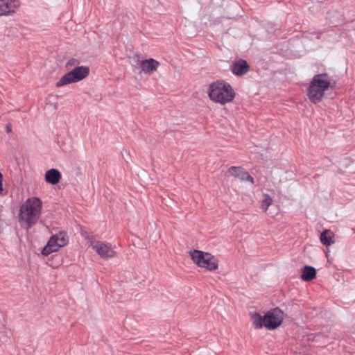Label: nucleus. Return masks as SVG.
I'll use <instances>...</instances> for the list:
<instances>
[{"label": "nucleus", "instance_id": "f257e3e1", "mask_svg": "<svg viewBox=\"0 0 355 355\" xmlns=\"http://www.w3.org/2000/svg\"><path fill=\"white\" fill-rule=\"evenodd\" d=\"M42 209V202L37 197L28 198L21 206L19 220L24 229H30L39 220Z\"/></svg>", "mask_w": 355, "mask_h": 355}, {"label": "nucleus", "instance_id": "f03ea898", "mask_svg": "<svg viewBox=\"0 0 355 355\" xmlns=\"http://www.w3.org/2000/svg\"><path fill=\"white\" fill-rule=\"evenodd\" d=\"M207 94L211 101L223 105L232 102L236 96L231 85L223 80L211 83Z\"/></svg>", "mask_w": 355, "mask_h": 355}, {"label": "nucleus", "instance_id": "7ed1b4c3", "mask_svg": "<svg viewBox=\"0 0 355 355\" xmlns=\"http://www.w3.org/2000/svg\"><path fill=\"white\" fill-rule=\"evenodd\" d=\"M329 86L330 80L327 73L315 75L308 88L307 95L309 100L315 104L320 102Z\"/></svg>", "mask_w": 355, "mask_h": 355}, {"label": "nucleus", "instance_id": "20e7f679", "mask_svg": "<svg viewBox=\"0 0 355 355\" xmlns=\"http://www.w3.org/2000/svg\"><path fill=\"white\" fill-rule=\"evenodd\" d=\"M193 261L199 267L204 268L209 271L218 268V259L208 252L193 250L190 252Z\"/></svg>", "mask_w": 355, "mask_h": 355}, {"label": "nucleus", "instance_id": "39448f33", "mask_svg": "<svg viewBox=\"0 0 355 355\" xmlns=\"http://www.w3.org/2000/svg\"><path fill=\"white\" fill-rule=\"evenodd\" d=\"M89 73V68L87 66L76 67L71 71L65 73L57 83L56 87L78 83L85 78Z\"/></svg>", "mask_w": 355, "mask_h": 355}, {"label": "nucleus", "instance_id": "423d86ee", "mask_svg": "<svg viewBox=\"0 0 355 355\" xmlns=\"http://www.w3.org/2000/svg\"><path fill=\"white\" fill-rule=\"evenodd\" d=\"M68 241L66 233L60 232L50 238L47 245L42 249V253L47 256L53 252L58 251L60 248L65 246Z\"/></svg>", "mask_w": 355, "mask_h": 355}, {"label": "nucleus", "instance_id": "0eeeda50", "mask_svg": "<svg viewBox=\"0 0 355 355\" xmlns=\"http://www.w3.org/2000/svg\"><path fill=\"white\" fill-rule=\"evenodd\" d=\"M284 319V312L279 308L268 311L264 315L265 327L273 330L279 327Z\"/></svg>", "mask_w": 355, "mask_h": 355}, {"label": "nucleus", "instance_id": "6e6552de", "mask_svg": "<svg viewBox=\"0 0 355 355\" xmlns=\"http://www.w3.org/2000/svg\"><path fill=\"white\" fill-rule=\"evenodd\" d=\"M92 247L103 259L114 257L116 254V252L114 250L110 244L96 242V243L92 244Z\"/></svg>", "mask_w": 355, "mask_h": 355}, {"label": "nucleus", "instance_id": "1a4fd4ad", "mask_svg": "<svg viewBox=\"0 0 355 355\" xmlns=\"http://www.w3.org/2000/svg\"><path fill=\"white\" fill-rule=\"evenodd\" d=\"M18 7L19 3L16 0H0V16L12 15Z\"/></svg>", "mask_w": 355, "mask_h": 355}, {"label": "nucleus", "instance_id": "9d476101", "mask_svg": "<svg viewBox=\"0 0 355 355\" xmlns=\"http://www.w3.org/2000/svg\"><path fill=\"white\" fill-rule=\"evenodd\" d=\"M229 173L239 179L241 181H248L252 184L254 183V178L246 171L241 166H231L228 169Z\"/></svg>", "mask_w": 355, "mask_h": 355}, {"label": "nucleus", "instance_id": "9b49d317", "mask_svg": "<svg viewBox=\"0 0 355 355\" xmlns=\"http://www.w3.org/2000/svg\"><path fill=\"white\" fill-rule=\"evenodd\" d=\"M250 70L248 62L243 59H239L231 65L232 72L236 76H243Z\"/></svg>", "mask_w": 355, "mask_h": 355}, {"label": "nucleus", "instance_id": "f8f14e48", "mask_svg": "<svg viewBox=\"0 0 355 355\" xmlns=\"http://www.w3.org/2000/svg\"><path fill=\"white\" fill-rule=\"evenodd\" d=\"M159 62L153 58L141 60L140 67L141 70L148 74H151L157 70Z\"/></svg>", "mask_w": 355, "mask_h": 355}, {"label": "nucleus", "instance_id": "ddd939ff", "mask_svg": "<svg viewBox=\"0 0 355 355\" xmlns=\"http://www.w3.org/2000/svg\"><path fill=\"white\" fill-rule=\"evenodd\" d=\"M61 179V173L55 168L48 170L45 174V180L46 182L51 184H58Z\"/></svg>", "mask_w": 355, "mask_h": 355}, {"label": "nucleus", "instance_id": "4468645a", "mask_svg": "<svg viewBox=\"0 0 355 355\" xmlns=\"http://www.w3.org/2000/svg\"><path fill=\"white\" fill-rule=\"evenodd\" d=\"M315 275L316 270L312 266H306L302 270L301 278L304 281H311L315 277Z\"/></svg>", "mask_w": 355, "mask_h": 355}, {"label": "nucleus", "instance_id": "2eb2a0df", "mask_svg": "<svg viewBox=\"0 0 355 355\" xmlns=\"http://www.w3.org/2000/svg\"><path fill=\"white\" fill-rule=\"evenodd\" d=\"M333 232L331 230H326L320 234V241L325 246H330L334 243L333 241Z\"/></svg>", "mask_w": 355, "mask_h": 355}, {"label": "nucleus", "instance_id": "dca6fc26", "mask_svg": "<svg viewBox=\"0 0 355 355\" xmlns=\"http://www.w3.org/2000/svg\"><path fill=\"white\" fill-rule=\"evenodd\" d=\"M251 317L253 322V325L256 329H261L265 327L264 316L262 317L259 313L255 312L251 313Z\"/></svg>", "mask_w": 355, "mask_h": 355}, {"label": "nucleus", "instance_id": "f3484780", "mask_svg": "<svg viewBox=\"0 0 355 355\" xmlns=\"http://www.w3.org/2000/svg\"><path fill=\"white\" fill-rule=\"evenodd\" d=\"M263 199L261 201V209L264 212H266L268 207L272 205V198L266 193L263 194Z\"/></svg>", "mask_w": 355, "mask_h": 355}, {"label": "nucleus", "instance_id": "a211bd4d", "mask_svg": "<svg viewBox=\"0 0 355 355\" xmlns=\"http://www.w3.org/2000/svg\"><path fill=\"white\" fill-rule=\"evenodd\" d=\"M79 63H80V62L78 61V60L75 59V58H71L67 62V63L65 64V67L69 69L73 66L78 67V65L79 64Z\"/></svg>", "mask_w": 355, "mask_h": 355}, {"label": "nucleus", "instance_id": "6ab92c4d", "mask_svg": "<svg viewBox=\"0 0 355 355\" xmlns=\"http://www.w3.org/2000/svg\"><path fill=\"white\" fill-rule=\"evenodd\" d=\"M2 180H3V176H2V174L0 173V193L3 191Z\"/></svg>", "mask_w": 355, "mask_h": 355}, {"label": "nucleus", "instance_id": "aec40b11", "mask_svg": "<svg viewBox=\"0 0 355 355\" xmlns=\"http://www.w3.org/2000/svg\"><path fill=\"white\" fill-rule=\"evenodd\" d=\"M4 222L3 220L0 218V234L3 231V226Z\"/></svg>", "mask_w": 355, "mask_h": 355}, {"label": "nucleus", "instance_id": "412c9836", "mask_svg": "<svg viewBox=\"0 0 355 355\" xmlns=\"http://www.w3.org/2000/svg\"><path fill=\"white\" fill-rule=\"evenodd\" d=\"M11 126L10 125H6V130L7 132H11Z\"/></svg>", "mask_w": 355, "mask_h": 355}, {"label": "nucleus", "instance_id": "4be33fe9", "mask_svg": "<svg viewBox=\"0 0 355 355\" xmlns=\"http://www.w3.org/2000/svg\"><path fill=\"white\" fill-rule=\"evenodd\" d=\"M3 342H6L7 341V338H6L5 340H2Z\"/></svg>", "mask_w": 355, "mask_h": 355}]
</instances>
